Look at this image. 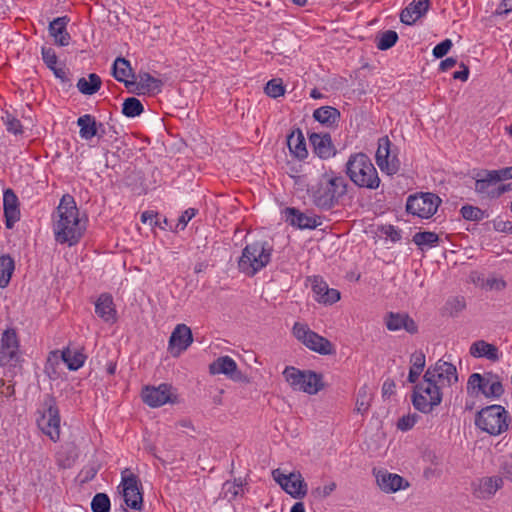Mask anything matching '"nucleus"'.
Wrapping results in <instances>:
<instances>
[{
	"label": "nucleus",
	"instance_id": "1",
	"mask_svg": "<svg viewBox=\"0 0 512 512\" xmlns=\"http://www.w3.org/2000/svg\"><path fill=\"white\" fill-rule=\"evenodd\" d=\"M56 220L53 224V232L56 242L60 244L76 245L82 238L85 225L79 218V210L74 198L65 194L62 196L56 210Z\"/></svg>",
	"mask_w": 512,
	"mask_h": 512
},
{
	"label": "nucleus",
	"instance_id": "2",
	"mask_svg": "<svg viewBox=\"0 0 512 512\" xmlns=\"http://www.w3.org/2000/svg\"><path fill=\"white\" fill-rule=\"evenodd\" d=\"M347 187V181L343 176L329 171L322 174L317 182L310 186L308 192L316 207L330 210L346 195Z\"/></svg>",
	"mask_w": 512,
	"mask_h": 512
},
{
	"label": "nucleus",
	"instance_id": "3",
	"mask_svg": "<svg viewBox=\"0 0 512 512\" xmlns=\"http://www.w3.org/2000/svg\"><path fill=\"white\" fill-rule=\"evenodd\" d=\"M346 174L354 185L359 188L376 190L381 180L377 169L365 153L350 155L346 162Z\"/></svg>",
	"mask_w": 512,
	"mask_h": 512
},
{
	"label": "nucleus",
	"instance_id": "4",
	"mask_svg": "<svg viewBox=\"0 0 512 512\" xmlns=\"http://www.w3.org/2000/svg\"><path fill=\"white\" fill-rule=\"evenodd\" d=\"M272 245L267 241H255L247 244L238 260V269L248 277H253L271 261Z\"/></svg>",
	"mask_w": 512,
	"mask_h": 512
},
{
	"label": "nucleus",
	"instance_id": "5",
	"mask_svg": "<svg viewBox=\"0 0 512 512\" xmlns=\"http://www.w3.org/2000/svg\"><path fill=\"white\" fill-rule=\"evenodd\" d=\"M510 422L509 412L501 405L486 406L475 415V426L491 436L506 432Z\"/></svg>",
	"mask_w": 512,
	"mask_h": 512
},
{
	"label": "nucleus",
	"instance_id": "6",
	"mask_svg": "<svg viewBox=\"0 0 512 512\" xmlns=\"http://www.w3.org/2000/svg\"><path fill=\"white\" fill-rule=\"evenodd\" d=\"M441 387L432 380H424L415 385L412 394V403L421 413H431L442 402Z\"/></svg>",
	"mask_w": 512,
	"mask_h": 512
},
{
	"label": "nucleus",
	"instance_id": "7",
	"mask_svg": "<svg viewBox=\"0 0 512 512\" xmlns=\"http://www.w3.org/2000/svg\"><path fill=\"white\" fill-rule=\"evenodd\" d=\"M467 392L470 394H483L486 398L498 399L504 393L500 377L492 372L481 375L473 373L467 381Z\"/></svg>",
	"mask_w": 512,
	"mask_h": 512
},
{
	"label": "nucleus",
	"instance_id": "8",
	"mask_svg": "<svg viewBox=\"0 0 512 512\" xmlns=\"http://www.w3.org/2000/svg\"><path fill=\"white\" fill-rule=\"evenodd\" d=\"M292 333L297 340L314 352L321 355L335 353L333 344L327 338L312 331L306 324L296 322L292 328Z\"/></svg>",
	"mask_w": 512,
	"mask_h": 512
},
{
	"label": "nucleus",
	"instance_id": "9",
	"mask_svg": "<svg viewBox=\"0 0 512 512\" xmlns=\"http://www.w3.org/2000/svg\"><path fill=\"white\" fill-rule=\"evenodd\" d=\"M38 412L40 414L37 418L38 427L52 441H58L60 438V415L55 398L48 396L43 403V409Z\"/></svg>",
	"mask_w": 512,
	"mask_h": 512
},
{
	"label": "nucleus",
	"instance_id": "10",
	"mask_svg": "<svg viewBox=\"0 0 512 512\" xmlns=\"http://www.w3.org/2000/svg\"><path fill=\"white\" fill-rule=\"evenodd\" d=\"M122 496L127 507L133 510H141L143 506L142 484L139 477L129 469L121 473Z\"/></svg>",
	"mask_w": 512,
	"mask_h": 512
},
{
	"label": "nucleus",
	"instance_id": "11",
	"mask_svg": "<svg viewBox=\"0 0 512 512\" xmlns=\"http://www.w3.org/2000/svg\"><path fill=\"white\" fill-rule=\"evenodd\" d=\"M441 202L439 196L430 192L410 195L406 202V211L409 214L428 219L437 212Z\"/></svg>",
	"mask_w": 512,
	"mask_h": 512
},
{
	"label": "nucleus",
	"instance_id": "12",
	"mask_svg": "<svg viewBox=\"0 0 512 512\" xmlns=\"http://www.w3.org/2000/svg\"><path fill=\"white\" fill-rule=\"evenodd\" d=\"M429 379L441 388L451 387L458 382L457 369L452 363L440 359L425 371L424 380Z\"/></svg>",
	"mask_w": 512,
	"mask_h": 512
},
{
	"label": "nucleus",
	"instance_id": "13",
	"mask_svg": "<svg viewBox=\"0 0 512 512\" xmlns=\"http://www.w3.org/2000/svg\"><path fill=\"white\" fill-rule=\"evenodd\" d=\"M272 477L286 493L295 499H301L307 494V484L300 472H291L287 475L277 468L272 471Z\"/></svg>",
	"mask_w": 512,
	"mask_h": 512
},
{
	"label": "nucleus",
	"instance_id": "14",
	"mask_svg": "<svg viewBox=\"0 0 512 512\" xmlns=\"http://www.w3.org/2000/svg\"><path fill=\"white\" fill-rule=\"evenodd\" d=\"M390 146L391 142L387 136L380 138L375 158L381 171L386 172L388 175H394L400 169V161L396 156H391Z\"/></svg>",
	"mask_w": 512,
	"mask_h": 512
},
{
	"label": "nucleus",
	"instance_id": "15",
	"mask_svg": "<svg viewBox=\"0 0 512 512\" xmlns=\"http://www.w3.org/2000/svg\"><path fill=\"white\" fill-rule=\"evenodd\" d=\"M283 213L285 221L299 229H315L322 224L320 216L303 213L294 207H287Z\"/></svg>",
	"mask_w": 512,
	"mask_h": 512
},
{
	"label": "nucleus",
	"instance_id": "16",
	"mask_svg": "<svg viewBox=\"0 0 512 512\" xmlns=\"http://www.w3.org/2000/svg\"><path fill=\"white\" fill-rule=\"evenodd\" d=\"M193 342L191 329L185 324H178L171 333L169 339V351L177 357L184 352Z\"/></svg>",
	"mask_w": 512,
	"mask_h": 512
},
{
	"label": "nucleus",
	"instance_id": "17",
	"mask_svg": "<svg viewBox=\"0 0 512 512\" xmlns=\"http://www.w3.org/2000/svg\"><path fill=\"white\" fill-rule=\"evenodd\" d=\"M171 386L168 384H160L158 387L146 386L142 390V399L150 407H160L172 400Z\"/></svg>",
	"mask_w": 512,
	"mask_h": 512
},
{
	"label": "nucleus",
	"instance_id": "18",
	"mask_svg": "<svg viewBox=\"0 0 512 512\" xmlns=\"http://www.w3.org/2000/svg\"><path fill=\"white\" fill-rule=\"evenodd\" d=\"M162 81L153 77L148 72H140L138 81L126 82V88L130 93L137 95L145 93H155L161 90Z\"/></svg>",
	"mask_w": 512,
	"mask_h": 512
},
{
	"label": "nucleus",
	"instance_id": "19",
	"mask_svg": "<svg viewBox=\"0 0 512 512\" xmlns=\"http://www.w3.org/2000/svg\"><path fill=\"white\" fill-rule=\"evenodd\" d=\"M385 325L389 331L403 329L409 334L418 332V325L407 313L388 312L385 316Z\"/></svg>",
	"mask_w": 512,
	"mask_h": 512
},
{
	"label": "nucleus",
	"instance_id": "20",
	"mask_svg": "<svg viewBox=\"0 0 512 512\" xmlns=\"http://www.w3.org/2000/svg\"><path fill=\"white\" fill-rule=\"evenodd\" d=\"M209 372L213 375L224 374L229 379L239 381L242 373L238 370L236 362L229 356H221L209 365Z\"/></svg>",
	"mask_w": 512,
	"mask_h": 512
},
{
	"label": "nucleus",
	"instance_id": "21",
	"mask_svg": "<svg viewBox=\"0 0 512 512\" xmlns=\"http://www.w3.org/2000/svg\"><path fill=\"white\" fill-rule=\"evenodd\" d=\"M485 176L477 179L475 182V191L478 194L485 195L489 198H498L505 192L510 190V184H503L498 187H493L496 181L492 179L490 171H484Z\"/></svg>",
	"mask_w": 512,
	"mask_h": 512
},
{
	"label": "nucleus",
	"instance_id": "22",
	"mask_svg": "<svg viewBox=\"0 0 512 512\" xmlns=\"http://www.w3.org/2000/svg\"><path fill=\"white\" fill-rule=\"evenodd\" d=\"M309 141L313 147V152L321 159H328L336 153L329 133H311Z\"/></svg>",
	"mask_w": 512,
	"mask_h": 512
},
{
	"label": "nucleus",
	"instance_id": "23",
	"mask_svg": "<svg viewBox=\"0 0 512 512\" xmlns=\"http://www.w3.org/2000/svg\"><path fill=\"white\" fill-rule=\"evenodd\" d=\"M95 313L105 322H116L117 311L113 297L109 293H102L95 302Z\"/></svg>",
	"mask_w": 512,
	"mask_h": 512
},
{
	"label": "nucleus",
	"instance_id": "24",
	"mask_svg": "<svg viewBox=\"0 0 512 512\" xmlns=\"http://www.w3.org/2000/svg\"><path fill=\"white\" fill-rule=\"evenodd\" d=\"M377 484L386 493H394L409 486L407 480L394 473H380L377 475Z\"/></svg>",
	"mask_w": 512,
	"mask_h": 512
},
{
	"label": "nucleus",
	"instance_id": "25",
	"mask_svg": "<svg viewBox=\"0 0 512 512\" xmlns=\"http://www.w3.org/2000/svg\"><path fill=\"white\" fill-rule=\"evenodd\" d=\"M502 486L501 477H484L474 489V495L479 499H490Z\"/></svg>",
	"mask_w": 512,
	"mask_h": 512
},
{
	"label": "nucleus",
	"instance_id": "26",
	"mask_svg": "<svg viewBox=\"0 0 512 512\" xmlns=\"http://www.w3.org/2000/svg\"><path fill=\"white\" fill-rule=\"evenodd\" d=\"M469 352L475 358H486L492 362L498 361L501 356L497 346L484 340L472 343Z\"/></svg>",
	"mask_w": 512,
	"mask_h": 512
},
{
	"label": "nucleus",
	"instance_id": "27",
	"mask_svg": "<svg viewBox=\"0 0 512 512\" xmlns=\"http://www.w3.org/2000/svg\"><path fill=\"white\" fill-rule=\"evenodd\" d=\"M67 17H58L49 24V33L59 46H67L70 43L71 36L67 32Z\"/></svg>",
	"mask_w": 512,
	"mask_h": 512
},
{
	"label": "nucleus",
	"instance_id": "28",
	"mask_svg": "<svg viewBox=\"0 0 512 512\" xmlns=\"http://www.w3.org/2000/svg\"><path fill=\"white\" fill-rule=\"evenodd\" d=\"M287 145L289 151L297 159L303 160L307 157L308 151L306 148V142L302 131L297 128L293 130L287 137Z\"/></svg>",
	"mask_w": 512,
	"mask_h": 512
},
{
	"label": "nucleus",
	"instance_id": "29",
	"mask_svg": "<svg viewBox=\"0 0 512 512\" xmlns=\"http://www.w3.org/2000/svg\"><path fill=\"white\" fill-rule=\"evenodd\" d=\"M94 116L90 114H84L77 119V125L79 126V135L84 140H91L93 137L98 135L99 127Z\"/></svg>",
	"mask_w": 512,
	"mask_h": 512
},
{
	"label": "nucleus",
	"instance_id": "30",
	"mask_svg": "<svg viewBox=\"0 0 512 512\" xmlns=\"http://www.w3.org/2000/svg\"><path fill=\"white\" fill-rule=\"evenodd\" d=\"M313 117L319 123L332 127L339 121L340 112L334 107L322 106L313 112Z\"/></svg>",
	"mask_w": 512,
	"mask_h": 512
},
{
	"label": "nucleus",
	"instance_id": "31",
	"mask_svg": "<svg viewBox=\"0 0 512 512\" xmlns=\"http://www.w3.org/2000/svg\"><path fill=\"white\" fill-rule=\"evenodd\" d=\"M324 388L323 376L311 370L305 371V380L301 386V391L314 395Z\"/></svg>",
	"mask_w": 512,
	"mask_h": 512
},
{
	"label": "nucleus",
	"instance_id": "32",
	"mask_svg": "<svg viewBox=\"0 0 512 512\" xmlns=\"http://www.w3.org/2000/svg\"><path fill=\"white\" fill-rule=\"evenodd\" d=\"M112 74L117 81L123 82L125 86L126 82H131L130 80H127L128 77H135L130 66V62L123 57H117L114 61Z\"/></svg>",
	"mask_w": 512,
	"mask_h": 512
},
{
	"label": "nucleus",
	"instance_id": "33",
	"mask_svg": "<svg viewBox=\"0 0 512 512\" xmlns=\"http://www.w3.org/2000/svg\"><path fill=\"white\" fill-rule=\"evenodd\" d=\"M101 78L99 75L95 73H91L88 75V79L85 77H81L77 81L78 90L84 95H93L97 93L101 88Z\"/></svg>",
	"mask_w": 512,
	"mask_h": 512
},
{
	"label": "nucleus",
	"instance_id": "34",
	"mask_svg": "<svg viewBox=\"0 0 512 512\" xmlns=\"http://www.w3.org/2000/svg\"><path fill=\"white\" fill-rule=\"evenodd\" d=\"M61 358L67 364L69 370L76 371L84 365L86 355L81 351H71L69 348H66L62 351Z\"/></svg>",
	"mask_w": 512,
	"mask_h": 512
},
{
	"label": "nucleus",
	"instance_id": "35",
	"mask_svg": "<svg viewBox=\"0 0 512 512\" xmlns=\"http://www.w3.org/2000/svg\"><path fill=\"white\" fill-rule=\"evenodd\" d=\"M410 362L411 367L409 370L408 381L410 383H416L425 367V354L422 351L414 352L411 355Z\"/></svg>",
	"mask_w": 512,
	"mask_h": 512
},
{
	"label": "nucleus",
	"instance_id": "36",
	"mask_svg": "<svg viewBox=\"0 0 512 512\" xmlns=\"http://www.w3.org/2000/svg\"><path fill=\"white\" fill-rule=\"evenodd\" d=\"M15 269V262L10 255L0 256V288H5Z\"/></svg>",
	"mask_w": 512,
	"mask_h": 512
},
{
	"label": "nucleus",
	"instance_id": "37",
	"mask_svg": "<svg viewBox=\"0 0 512 512\" xmlns=\"http://www.w3.org/2000/svg\"><path fill=\"white\" fill-rule=\"evenodd\" d=\"M283 376L294 390L301 391V386L305 380V371H301L292 366H287L283 371Z\"/></svg>",
	"mask_w": 512,
	"mask_h": 512
},
{
	"label": "nucleus",
	"instance_id": "38",
	"mask_svg": "<svg viewBox=\"0 0 512 512\" xmlns=\"http://www.w3.org/2000/svg\"><path fill=\"white\" fill-rule=\"evenodd\" d=\"M144 111L143 104L135 97H129L122 104V113L129 118L141 115Z\"/></svg>",
	"mask_w": 512,
	"mask_h": 512
},
{
	"label": "nucleus",
	"instance_id": "39",
	"mask_svg": "<svg viewBox=\"0 0 512 512\" xmlns=\"http://www.w3.org/2000/svg\"><path fill=\"white\" fill-rule=\"evenodd\" d=\"M371 400H372V395L369 392L368 386L363 385L357 393L356 407H355L356 412H358L362 415L367 413L370 408Z\"/></svg>",
	"mask_w": 512,
	"mask_h": 512
},
{
	"label": "nucleus",
	"instance_id": "40",
	"mask_svg": "<svg viewBox=\"0 0 512 512\" xmlns=\"http://www.w3.org/2000/svg\"><path fill=\"white\" fill-rule=\"evenodd\" d=\"M398 40V34L393 30H387L376 37V47L385 51L393 47Z\"/></svg>",
	"mask_w": 512,
	"mask_h": 512
},
{
	"label": "nucleus",
	"instance_id": "41",
	"mask_svg": "<svg viewBox=\"0 0 512 512\" xmlns=\"http://www.w3.org/2000/svg\"><path fill=\"white\" fill-rule=\"evenodd\" d=\"M439 241V236L435 232L423 231L417 232L413 236V242L422 248L423 246L433 247Z\"/></svg>",
	"mask_w": 512,
	"mask_h": 512
},
{
	"label": "nucleus",
	"instance_id": "42",
	"mask_svg": "<svg viewBox=\"0 0 512 512\" xmlns=\"http://www.w3.org/2000/svg\"><path fill=\"white\" fill-rule=\"evenodd\" d=\"M20 362L19 348H0V364L2 366L17 367Z\"/></svg>",
	"mask_w": 512,
	"mask_h": 512
},
{
	"label": "nucleus",
	"instance_id": "43",
	"mask_svg": "<svg viewBox=\"0 0 512 512\" xmlns=\"http://www.w3.org/2000/svg\"><path fill=\"white\" fill-rule=\"evenodd\" d=\"M460 214L467 221H481L488 217L484 210L468 204L461 207Z\"/></svg>",
	"mask_w": 512,
	"mask_h": 512
},
{
	"label": "nucleus",
	"instance_id": "44",
	"mask_svg": "<svg viewBox=\"0 0 512 512\" xmlns=\"http://www.w3.org/2000/svg\"><path fill=\"white\" fill-rule=\"evenodd\" d=\"M465 307V298L462 296L452 297L445 304V310L451 317L457 316Z\"/></svg>",
	"mask_w": 512,
	"mask_h": 512
},
{
	"label": "nucleus",
	"instance_id": "45",
	"mask_svg": "<svg viewBox=\"0 0 512 512\" xmlns=\"http://www.w3.org/2000/svg\"><path fill=\"white\" fill-rule=\"evenodd\" d=\"M110 506V499L105 493H97L91 502L93 512H109Z\"/></svg>",
	"mask_w": 512,
	"mask_h": 512
},
{
	"label": "nucleus",
	"instance_id": "46",
	"mask_svg": "<svg viewBox=\"0 0 512 512\" xmlns=\"http://www.w3.org/2000/svg\"><path fill=\"white\" fill-rule=\"evenodd\" d=\"M265 93L271 98H278L285 93V88L280 79H272L267 82Z\"/></svg>",
	"mask_w": 512,
	"mask_h": 512
},
{
	"label": "nucleus",
	"instance_id": "47",
	"mask_svg": "<svg viewBox=\"0 0 512 512\" xmlns=\"http://www.w3.org/2000/svg\"><path fill=\"white\" fill-rule=\"evenodd\" d=\"M242 490V482L241 480H234L233 482L226 481L223 484V493L225 498H229V500H233L239 495Z\"/></svg>",
	"mask_w": 512,
	"mask_h": 512
},
{
	"label": "nucleus",
	"instance_id": "48",
	"mask_svg": "<svg viewBox=\"0 0 512 512\" xmlns=\"http://www.w3.org/2000/svg\"><path fill=\"white\" fill-rule=\"evenodd\" d=\"M0 348L16 349L19 348V342L15 330H6L1 338Z\"/></svg>",
	"mask_w": 512,
	"mask_h": 512
},
{
	"label": "nucleus",
	"instance_id": "49",
	"mask_svg": "<svg viewBox=\"0 0 512 512\" xmlns=\"http://www.w3.org/2000/svg\"><path fill=\"white\" fill-rule=\"evenodd\" d=\"M5 217V226L7 229H12L16 222L20 220L21 212L18 208H3Z\"/></svg>",
	"mask_w": 512,
	"mask_h": 512
},
{
	"label": "nucleus",
	"instance_id": "50",
	"mask_svg": "<svg viewBox=\"0 0 512 512\" xmlns=\"http://www.w3.org/2000/svg\"><path fill=\"white\" fill-rule=\"evenodd\" d=\"M419 419V415L414 414H408L402 416L398 422H397V428L401 431H408L417 423Z\"/></svg>",
	"mask_w": 512,
	"mask_h": 512
},
{
	"label": "nucleus",
	"instance_id": "51",
	"mask_svg": "<svg viewBox=\"0 0 512 512\" xmlns=\"http://www.w3.org/2000/svg\"><path fill=\"white\" fill-rule=\"evenodd\" d=\"M340 300V292L337 289L329 288L324 291V294L320 297H317V302L332 305Z\"/></svg>",
	"mask_w": 512,
	"mask_h": 512
},
{
	"label": "nucleus",
	"instance_id": "52",
	"mask_svg": "<svg viewBox=\"0 0 512 512\" xmlns=\"http://www.w3.org/2000/svg\"><path fill=\"white\" fill-rule=\"evenodd\" d=\"M41 53H42V59H43L44 63L46 64V66L49 69H54V67L56 66L57 61H58V57H57L54 49H52L50 47H48V48L42 47Z\"/></svg>",
	"mask_w": 512,
	"mask_h": 512
},
{
	"label": "nucleus",
	"instance_id": "53",
	"mask_svg": "<svg viewBox=\"0 0 512 512\" xmlns=\"http://www.w3.org/2000/svg\"><path fill=\"white\" fill-rule=\"evenodd\" d=\"M430 6V0H413L409 5V9L415 12L417 16L422 17L426 14Z\"/></svg>",
	"mask_w": 512,
	"mask_h": 512
},
{
	"label": "nucleus",
	"instance_id": "54",
	"mask_svg": "<svg viewBox=\"0 0 512 512\" xmlns=\"http://www.w3.org/2000/svg\"><path fill=\"white\" fill-rule=\"evenodd\" d=\"M19 200L15 192L8 188L3 192V208H18Z\"/></svg>",
	"mask_w": 512,
	"mask_h": 512
},
{
	"label": "nucleus",
	"instance_id": "55",
	"mask_svg": "<svg viewBox=\"0 0 512 512\" xmlns=\"http://www.w3.org/2000/svg\"><path fill=\"white\" fill-rule=\"evenodd\" d=\"M329 289L328 284L319 276H314L312 279V291L314 293V298L317 301V297H320L324 294V291Z\"/></svg>",
	"mask_w": 512,
	"mask_h": 512
},
{
	"label": "nucleus",
	"instance_id": "56",
	"mask_svg": "<svg viewBox=\"0 0 512 512\" xmlns=\"http://www.w3.org/2000/svg\"><path fill=\"white\" fill-rule=\"evenodd\" d=\"M453 43L450 39H445L433 48V56L435 58H443L452 48Z\"/></svg>",
	"mask_w": 512,
	"mask_h": 512
},
{
	"label": "nucleus",
	"instance_id": "57",
	"mask_svg": "<svg viewBox=\"0 0 512 512\" xmlns=\"http://www.w3.org/2000/svg\"><path fill=\"white\" fill-rule=\"evenodd\" d=\"M5 124L8 132L13 133L14 135L23 133V126L17 118L8 115Z\"/></svg>",
	"mask_w": 512,
	"mask_h": 512
},
{
	"label": "nucleus",
	"instance_id": "58",
	"mask_svg": "<svg viewBox=\"0 0 512 512\" xmlns=\"http://www.w3.org/2000/svg\"><path fill=\"white\" fill-rule=\"evenodd\" d=\"M492 174V179L497 182L501 180L512 179V166L505 167L500 170H490Z\"/></svg>",
	"mask_w": 512,
	"mask_h": 512
},
{
	"label": "nucleus",
	"instance_id": "59",
	"mask_svg": "<svg viewBox=\"0 0 512 512\" xmlns=\"http://www.w3.org/2000/svg\"><path fill=\"white\" fill-rule=\"evenodd\" d=\"M419 18L420 17L417 16L415 12H412V10H410L408 6L400 14L401 22L407 25L414 24L416 20Z\"/></svg>",
	"mask_w": 512,
	"mask_h": 512
},
{
	"label": "nucleus",
	"instance_id": "60",
	"mask_svg": "<svg viewBox=\"0 0 512 512\" xmlns=\"http://www.w3.org/2000/svg\"><path fill=\"white\" fill-rule=\"evenodd\" d=\"M196 213L197 209L195 208H188L187 210H185L179 217L177 226H181V229H184L187 226L188 222L196 215Z\"/></svg>",
	"mask_w": 512,
	"mask_h": 512
},
{
	"label": "nucleus",
	"instance_id": "61",
	"mask_svg": "<svg viewBox=\"0 0 512 512\" xmlns=\"http://www.w3.org/2000/svg\"><path fill=\"white\" fill-rule=\"evenodd\" d=\"M336 488L335 483H330L328 485H325L324 487H317L312 491V494L319 498H325L329 496Z\"/></svg>",
	"mask_w": 512,
	"mask_h": 512
},
{
	"label": "nucleus",
	"instance_id": "62",
	"mask_svg": "<svg viewBox=\"0 0 512 512\" xmlns=\"http://www.w3.org/2000/svg\"><path fill=\"white\" fill-rule=\"evenodd\" d=\"M485 286L490 290L501 291L506 288V282L503 279L491 278L486 280Z\"/></svg>",
	"mask_w": 512,
	"mask_h": 512
},
{
	"label": "nucleus",
	"instance_id": "63",
	"mask_svg": "<svg viewBox=\"0 0 512 512\" xmlns=\"http://www.w3.org/2000/svg\"><path fill=\"white\" fill-rule=\"evenodd\" d=\"M494 229L498 232L512 234V222L511 221H494Z\"/></svg>",
	"mask_w": 512,
	"mask_h": 512
},
{
	"label": "nucleus",
	"instance_id": "64",
	"mask_svg": "<svg viewBox=\"0 0 512 512\" xmlns=\"http://www.w3.org/2000/svg\"><path fill=\"white\" fill-rule=\"evenodd\" d=\"M384 233L387 237H389L393 242H397L401 239V232L399 229L395 228L394 226L390 225L386 227Z\"/></svg>",
	"mask_w": 512,
	"mask_h": 512
}]
</instances>
